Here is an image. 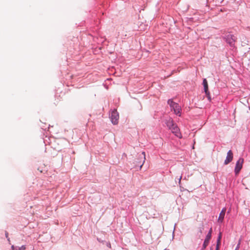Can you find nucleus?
Returning a JSON list of instances; mask_svg holds the SVG:
<instances>
[{
    "label": "nucleus",
    "instance_id": "17",
    "mask_svg": "<svg viewBox=\"0 0 250 250\" xmlns=\"http://www.w3.org/2000/svg\"><path fill=\"white\" fill-rule=\"evenodd\" d=\"M5 234H6V237H7V234H8V233L6 232Z\"/></svg>",
    "mask_w": 250,
    "mask_h": 250
},
{
    "label": "nucleus",
    "instance_id": "15",
    "mask_svg": "<svg viewBox=\"0 0 250 250\" xmlns=\"http://www.w3.org/2000/svg\"><path fill=\"white\" fill-rule=\"evenodd\" d=\"M142 154L143 155V159H144L143 163H144L145 162V159H146L145 152H143Z\"/></svg>",
    "mask_w": 250,
    "mask_h": 250
},
{
    "label": "nucleus",
    "instance_id": "6",
    "mask_svg": "<svg viewBox=\"0 0 250 250\" xmlns=\"http://www.w3.org/2000/svg\"><path fill=\"white\" fill-rule=\"evenodd\" d=\"M236 38L230 34H229L227 36L226 41L231 46L233 45L234 42L236 41Z\"/></svg>",
    "mask_w": 250,
    "mask_h": 250
},
{
    "label": "nucleus",
    "instance_id": "9",
    "mask_svg": "<svg viewBox=\"0 0 250 250\" xmlns=\"http://www.w3.org/2000/svg\"><path fill=\"white\" fill-rule=\"evenodd\" d=\"M167 126L169 128V129L171 127H172L174 125H175V124L173 122V121L172 119L169 118L166 123Z\"/></svg>",
    "mask_w": 250,
    "mask_h": 250
},
{
    "label": "nucleus",
    "instance_id": "12",
    "mask_svg": "<svg viewBox=\"0 0 250 250\" xmlns=\"http://www.w3.org/2000/svg\"><path fill=\"white\" fill-rule=\"evenodd\" d=\"M12 250H25L26 247L25 246H22L21 247L19 248L18 249H16L14 246H12Z\"/></svg>",
    "mask_w": 250,
    "mask_h": 250
},
{
    "label": "nucleus",
    "instance_id": "4",
    "mask_svg": "<svg viewBox=\"0 0 250 250\" xmlns=\"http://www.w3.org/2000/svg\"><path fill=\"white\" fill-rule=\"evenodd\" d=\"M171 132L174 134L177 137L181 138L182 135L180 132V129L176 125H175L172 127L170 128Z\"/></svg>",
    "mask_w": 250,
    "mask_h": 250
},
{
    "label": "nucleus",
    "instance_id": "2",
    "mask_svg": "<svg viewBox=\"0 0 250 250\" xmlns=\"http://www.w3.org/2000/svg\"><path fill=\"white\" fill-rule=\"evenodd\" d=\"M243 163L244 159L242 158H240L237 161L234 169V172L236 175L238 174L242 169Z\"/></svg>",
    "mask_w": 250,
    "mask_h": 250
},
{
    "label": "nucleus",
    "instance_id": "8",
    "mask_svg": "<svg viewBox=\"0 0 250 250\" xmlns=\"http://www.w3.org/2000/svg\"><path fill=\"white\" fill-rule=\"evenodd\" d=\"M211 238H209V236H206L205 240L204 241V244L203 245V248L202 250H204L207 246L208 245L209 240H210Z\"/></svg>",
    "mask_w": 250,
    "mask_h": 250
},
{
    "label": "nucleus",
    "instance_id": "10",
    "mask_svg": "<svg viewBox=\"0 0 250 250\" xmlns=\"http://www.w3.org/2000/svg\"><path fill=\"white\" fill-rule=\"evenodd\" d=\"M222 238V234L220 232L219 234V236L218 237L217 241V245H216V250H219V246L221 244V240Z\"/></svg>",
    "mask_w": 250,
    "mask_h": 250
},
{
    "label": "nucleus",
    "instance_id": "7",
    "mask_svg": "<svg viewBox=\"0 0 250 250\" xmlns=\"http://www.w3.org/2000/svg\"><path fill=\"white\" fill-rule=\"evenodd\" d=\"M226 211V208H223L222 209V210H221V212H220V213L219 214V218H218V221L219 222H223V219L224 218L225 215Z\"/></svg>",
    "mask_w": 250,
    "mask_h": 250
},
{
    "label": "nucleus",
    "instance_id": "5",
    "mask_svg": "<svg viewBox=\"0 0 250 250\" xmlns=\"http://www.w3.org/2000/svg\"><path fill=\"white\" fill-rule=\"evenodd\" d=\"M233 159V153L231 150H229L227 153V156L224 161V164L227 165L229 164Z\"/></svg>",
    "mask_w": 250,
    "mask_h": 250
},
{
    "label": "nucleus",
    "instance_id": "13",
    "mask_svg": "<svg viewBox=\"0 0 250 250\" xmlns=\"http://www.w3.org/2000/svg\"><path fill=\"white\" fill-rule=\"evenodd\" d=\"M206 93V94L207 96V98L208 99V100L210 101L211 100V97H210V94H209V92H208V90L207 91V92H205Z\"/></svg>",
    "mask_w": 250,
    "mask_h": 250
},
{
    "label": "nucleus",
    "instance_id": "1",
    "mask_svg": "<svg viewBox=\"0 0 250 250\" xmlns=\"http://www.w3.org/2000/svg\"><path fill=\"white\" fill-rule=\"evenodd\" d=\"M167 103L171 107V110H173L175 114L180 116L181 114V106L177 103H174L172 100H169Z\"/></svg>",
    "mask_w": 250,
    "mask_h": 250
},
{
    "label": "nucleus",
    "instance_id": "18",
    "mask_svg": "<svg viewBox=\"0 0 250 250\" xmlns=\"http://www.w3.org/2000/svg\"><path fill=\"white\" fill-rule=\"evenodd\" d=\"M164 250H167V249H165Z\"/></svg>",
    "mask_w": 250,
    "mask_h": 250
},
{
    "label": "nucleus",
    "instance_id": "16",
    "mask_svg": "<svg viewBox=\"0 0 250 250\" xmlns=\"http://www.w3.org/2000/svg\"><path fill=\"white\" fill-rule=\"evenodd\" d=\"M240 243H241V240H239L238 245H237L235 250H238V249L239 248V246L240 245Z\"/></svg>",
    "mask_w": 250,
    "mask_h": 250
},
{
    "label": "nucleus",
    "instance_id": "11",
    "mask_svg": "<svg viewBox=\"0 0 250 250\" xmlns=\"http://www.w3.org/2000/svg\"><path fill=\"white\" fill-rule=\"evenodd\" d=\"M203 84L204 87V90L205 92H207V91L208 90V82L206 79H204L203 80Z\"/></svg>",
    "mask_w": 250,
    "mask_h": 250
},
{
    "label": "nucleus",
    "instance_id": "14",
    "mask_svg": "<svg viewBox=\"0 0 250 250\" xmlns=\"http://www.w3.org/2000/svg\"><path fill=\"white\" fill-rule=\"evenodd\" d=\"M211 233H212V229L211 228L208 232V234L207 235V236H209V238H211Z\"/></svg>",
    "mask_w": 250,
    "mask_h": 250
},
{
    "label": "nucleus",
    "instance_id": "3",
    "mask_svg": "<svg viewBox=\"0 0 250 250\" xmlns=\"http://www.w3.org/2000/svg\"><path fill=\"white\" fill-rule=\"evenodd\" d=\"M119 116L117 110H113L111 114L110 119L112 124L117 125L118 123Z\"/></svg>",
    "mask_w": 250,
    "mask_h": 250
}]
</instances>
